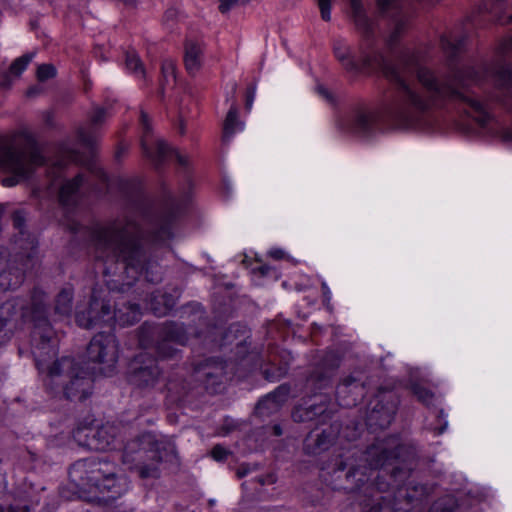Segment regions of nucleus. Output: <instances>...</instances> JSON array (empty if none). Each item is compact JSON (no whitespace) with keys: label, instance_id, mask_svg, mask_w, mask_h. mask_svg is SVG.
I'll return each mask as SVG.
<instances>
[{"label":"nucleus","instance_id":"f257e3e1","mask_svg":"<svg viewBox=\"0 0 512 512\" xmlns=\"http://www.w3.org/2000/svg\"><path fill=\"white\" fill-rule=\"evenodd\" d=\"M377 3L379 10L393 20V30L387 40V46L393 50L407 27L409 16L403 11L401 0H378ZM351 13L362 40L355 51L346 40L336 39L334 55L349 71L381 69L391 84L386 108L389 116L405 125H415L434 109L452 101L466 105L468 113L481 127L488 124L490 114L470 92L473 81L479 80L475 66L453 69L451 75L439 78L431 69L421 66L417 54L408 48L397 53L391 51L393 60L388 61L376 45L374 23L366 15L361 2L351 0Z\"/></svg>","mask_w":512,"mask_h":512},{"label":"nucleus","instance_id":"f03ea898","mask_svg":"<svg viewBox=\"0 0 512 512\" xmlns=\"http://www.w3.org/2000/svg\"><path fill=\"white\" fill-rule=\"evenodd\" d=\"M136 215L146 218L141 207L133 208L106 225L92 231L91 240L97 261L105 276H118L107 281L111 291L125 292L141 275L148 282L161 280L157 266L149 261L147 235Z\"/></svg>","mask_w":512,"mask_h":512},{"label":"nucleus","instance_id":"7ed1b4c3","mask_svg":"<svg viewBox=\"0 0 512 512\" xmlns=\"http://www.w3.org/2000/svg\"><path fill=\"white\" fill-rule=\"evenodd\" d=\"M35 328L32 332L33 355L37 369L45 374L44 384L55 395L71 401H82L92 392V380L86 377L75 360L57 355V338L48 320L46 293L35 291L32 297Z\"/></svg>","mask_w":512,"mask_h":512},{"label":"nucleus","instance_id":"20e7f679","mask_svg":"<svg viewBox=\"0 0 512 512\" xmlns=\"http://www.w3.org/2000/svg\"><path fill=\"white\" fill-rule=\"evenodd\" d=\"M405 450V446L398 444L397 438L390 437L385 440H378L371 445L363 454L365 465L357 463L355 453L350 451L341 454L334 460L333 472L344 471L348 469L346 478L359 477L355 480V486L360 488L367 482V471L382 469L386 473V466L392 465L393 462L401 456Z\"/></svg>","mask_w":512,"mask_h":512},{"label":"nucleus","instance_id":"39448f33","mask_svg":"<svg viewBox=\"0 0 512 512\" xmlns=\"http://www.w3.org/2000/svg\"><path fill=\"white\" fill-rule=\"evenodd\" d=\"M44 163V158L36 143L30 139L12 145L0 146V168L12 175L3 178L4 186H15L28 178L34 169Z\"/></svg>","mask_w":512,"mask_h":512},{"label":"nucleus","instance_id":"423d86ee","mask_svg":"<svg viewBox=\"0 0 512 512\" xmlns=\"http://www.w3.org/2000/svg\"><path fill=\"white\" fill-rule=\"evenodd\" d=\"M141 311L138 304H128L123 307L111 309L109 302L100 300L93 292L86 312H76V322L80 327L89 329L96 325L107 324L111 326L114 322L120 325H132L140 319Z\"/></svg>","mask_w":512,"mask_h":512},{"label":"nucleus","instance_id":"0eeeda50","mask_svg":"<svg viewBox=\"0 0 512 512\" xmlns=\"http://www.w3.org/2000/svg\"><path fill=\"white\" fill-rule=\"evenodd\" d=\"M161 460L159 446L151 434H143L128 442L124 448L123 462L134 463L143 479L159 477L158 464Z\"/></svg>","mask_w":512,"mask_h":512},{"label":"nucleus","instance_id":"6e6552de","mask_svg":"<svg viewBox=\"0 0 512 512\" xmlns=\"http://www.w3.org/2000/svg\"><path fill=\"white\" fill-rule=\"evenodd\" d=\"M27 252L13 250L7 257L6 249H2V264H0V289L3 291L15 290L24 281L25 273L34 268L37 257L34 253V240L28 237L25 240Z\"/></svg>","mask_w":512,"mask_h":512},{"label":"nucleus","instance_id":"1a4fd4ad","mask_svg":"<svg viewBox=\"0 0 512 512\" xmlns=\"http://www.w3.org/2000/svg\"><path fill=\"white\" fill-rule=\"evenodd\" d=\"M114 470L115 465L106 459H81L70 467L69 477L78 488L93 492L103 477L112 475Z\"/></svg>","mask_w":512,"mask_h":512},{"label":"nucleus","instance_id":"9d476101","mask_svg":"<svg viewBox=\"0 0 512 512\" xmlns=\"http://www.w3.org/2000/svg\"><path fill=\"white\" fill-rule=\"evenodd\" d=\"M87 358L97 364L98 372L104 376L113 374L118 361V343L111 333H98L87 347Z\"/></svg>","mask_w":512,"mask_h":512},{"label":"nucleus","instance_id":"9b49d317","mask_svg":"<svg viewBox=\"0 0 512 512\" xmlns=\"http://www.w3.org/2000/svg\"><path fill=\"white\" fill-rule=\"evenodd\" d=\"M140 121L143 130L141 139L142 150L157 168L172 156L176 157L177 162L181 166L185 167L188 165L189 160L187 156L174 152L162 139L153 136L148 115L145 112H141Z\"/></svg>","mask_w":512,"mask_h":512},{"label":"nucleus","instance_id":"f8f14e48","mask_svg":"<svg viewBox=\"0 0 512 512\" xmlns=\"http://www.w3.org/2000/svg\"><path fill=\"white\" fill-rule=\"evenodd\" d=\"M478 72V81H473L472 85H479L488 78H492L501 95L497 96V101L501 102L512 112V71L502 62L493 64H483L476 67Z\"/></svg>","mask_w":512,"mask_h":512},{"label":"nucleus","instance_id":"ddd939ff","mask_svg":"<svg viewBox=\"0 0 512 512\" xmlns=\"http://www.w3.org/2000/svg\"><path fill=\"white\" fill-rule=\"evenodd\" d=\"M160 375L157 361L147 353H140L129 365L128 381L139 389H152L158 383Z\"/></svg>","mask_w":512,"mask_h":512},{"label":"nucleus","instance_id":"4468645a","mask_svg":"<svg viewBox=\"0 0 512 512\" xmlns=\"http://www.w3.org/2000/svg\"><path fill=\"white\" fill-rule=\"evenodd\" d=\"M399 401L392 391L380 389L376 396V403L369 410L367 424L370 427L387 428L396 413Z\"/></svg>","mask_w":512,"mask_h":512},{"label":"nucleus","instance_id":"2eb2a0df","mask_svg":"<svg viewBox=\"0 0 512 512\" xmlns=\"http://www.w3.org/2000/svg\"><path fill=\"white\" fill-rule=\"evenodd\" d=\"M187 340V332L182 324L167 323L158 331L157 354L163 359L172 358L178 352L177 346L185 345Z\"/></svg>","mask_w":512,"mask_h":512},{"label":"nucleus","instance_id":"dca6fc26","mask_svg":"<svg viewBox=\"0 0 512 512\" xmlns=\"http://www.w3.org/2000/svg\"><path fill=\"white\" fill-rule=\"evenodd\" d=\"M35 291H39L41 293H45L43 290L39 288H34L30 295V301L27 303L25 299L22 297H13L5 301L0 305V342L2 341V330L11 321L19 312L21 313V317L24 319H29L35 324V319L33 318V305H32V297Z\"/></svg>","mask_w":512,"mask_h":512},{"label":"nucleus","instance_id":"f3484780","mask_svg":"<svg viewBox=\"0 0 512 512\" xmlns=\"http://www.w3.org/2000/svg\"><path fill=\"white\" fill-rule=\"evenodd\" d=\"M365 395V382L361 373L344 378L336 390L339 405L345 408L356 406Z\"/></svg>","mask_w":512,"mask_h":512},{"label":"nucleus","instance_id":"a211bd4d","mask_svg":"<svg viewBox=\"0 0 512 512\" xmlns=\"http://www.w3.org/2000/svg\"><path fill=\"white\" fill-rule=\"evenodd\" d=\"M116 434V427L107 423L99 427H94L93 435L89 439H87L85 435H82L81 431L77 432L75 434V441L79 446L91 450L104 451L112 446Z\"/></svg>","mask_w":512,"mask_h":512},{"label":"nucleus","instance_id":"6ab92c4d","mask_svg":"<svg viewBox=\"0 0 512 512\" xmlns=\"http://www.w3.org/2000/svg\"><path fill=\"white\" fill-rule=\"evenodd\" d=\"M340 365V357L336 352L330 351L323 357L321 363L307 378V385L311 389H323L330 383L334 371Z\"/></svg>","mask_w":512,"mask_h":512},{"label":"nucleus","instance_id":"aec40b11","mask_svg":"<svg viewBox=\"0 0 512 512\" xmlns=\"http://www.w3.org/2000/svg\"><path fill=\"white\" fill-rule=\"evenodd\" d=\"M225 373V367L222 362L206 360L199 363L194 369V377L197 381L203 383L207 390L216 392L222 383Z\"/></svg>","mask_w":512,"mask_h":512},{"label":"nucleus","instance_id":"412c9836","mask_svg":"<svg viewBox=\"0 0 512 512\" xmlns=\"http://www.w3.org/2000/svg\"><path fill=\"white\" fill-rule=\"evenodd\" d=\"M339 433L337 425H331L321 432H311L304 441V450L307 454L317 455L330 448Z\"/></svg>","mask_w":512,"mask_h":512},{"label":"nucleus","instance_id":"4be33fe9","mask_svg":"<svg viewBox=\"0 0 512 512\" xmlns=\"http://www.w3.org/2000/svg\"><path fill=\"white\" fill-rule=\"evenodd\" d=\"M107 118L106 110L103 108H96L94 112L91 115L90 122H91V129L87 130L85 128H81L78 131V137L80 142L85 145L86 147H93L94 144L97 141L98 135L96 133L95 128L105 122Z\"/></svg>","mask_w":512,"mask_h":512},{"label":"nucleus","instance_id":"5701e85b","mask_svg":"<svg viewBox=\"0 0 512 512\" xmlns=\"http://www.w3.org/2000/svg\"><path fill=\"white\" fill-rule=\"evenodd\" d=\"M377 115L370 111H358L351 123V130L361 136H370L376 128Z\"/></svg>","mask_w":512,"mask_h":512},{"label":"nucleus","instance_id":"b1692460","mask_svg":"<svg viewBox=\"0 0 512 512\" xmlns=\"http://www.w3.org/2000/svg\"><path fill=\"white\" fill-rule=\"evenodd\" d=\"M83 182L84 178L82 174H78L73 179L63 182L59 190L60 202L66 206L75 204Z\"/></svg>","mask_w":512,"mask_h":512},{"label":"nucleus","instance_id":"393cba45","mask_svg":"<svg viewBox=\"0 0 512 512\" xmlns=\"http://www.w3.org/2000/svg\"><path fill=\"white\" fill-rule=\"evenodd\" d=\"M184 64L187 72L196 74L202 65V47L194 41H187L185 44Z\"/></svg>","mask_w":512,"mask_h":512},{"label":"nucleus","instance_id":"a878e982","mask_svg":"<svg viewBox=\"0 0 512 512\" xmlns=\"http://www.w3.org/2000/svg\"><path fill=\"white\" fill-rule=\"evenodd\" d=\"M12 221L14 228L18 231V237L15 239L13 244V250H22L24 252H27V245L25 243V240L30 237L34 240V253L37 255L36 247L37 242L33 235L26 233L24 231V222H25V214L21 210H17L12 214Z\"/></svg>","mask_w":512,"mask_h":512},{"label":"nucleus","instance_id":"bb28decb","mask_svg":"<svg viewBox=\"0 0 512 512\" xmlns=\"http://www.w3.org/2000/svg\"><path fill=\"white\" fill-rule=\"evenodd\" d=\"M176 299L172 294L157 291L151 295L148 305L155 315L163 316L175 306Z\"/></svg>","mask_w":512,"mask_h":512},{"label":"nucleus","instance_id":"cd10ccee","mask_svg":"<svg viewBox=\"0 0 512 512\" xmlns=\"http://www.w3.org/2000/svg\"><path fill=\"white\" fill-rule=\"evenodd\" d=\"M126 481L124 479L116 478V469L112 475L104 476L100 481L99 487H96L94 491L99 493H110L112 498L120 496L126 489Z\"/></svg>","mask_w":512,"mask_h":512},{"label":"nucleus","instance_id":"c85d7f7f","mask_svg":"<svg viewBox=\"0 0 512 512\" xmlns=\"http://www.w3.org/2000/svg\"><path fill=\"white\" fill-rule=\"evenodd\" d=\"M73 289L71 287L62 288L54 300V314L59 318L67 317L72 312Z\"/></svg>","mask_w":512,"mask_h":512},{"label":"nucleus","instance_id":"c756f323","mask_svg":"<svg viewBox=\"0 0 512 512\" xmlns=\"http://www.w3.org/2000/svg\"><path fill=\"white\" fill-rule=\"evenodd\" d=\"M290 393V388L287 385L279 386L275 391L268 394L262 400L259 401V411H263V408L267 404L272 405L273 410H279L282 404L287 400Z\"/></svg>","mask_w":512,"mask_h":512},{"label":"nucleus","instance_id":"7c9ffc66","mask_svg":"<svg viewBox=\"0 0 512 512\" xmlns=\"http://www.w3.org/2000/svg\"><path fill=\"white\" fill-rule=\"evenodd\" d=\"M334 411V406L328 395L320 394L315 398L314 414L316 419H320V422L324 423L327 419L331 418Z\"/></svg>","mask_w":512,"mask_h":512},{"label":"nucleus","instance_id":"2f4dec72","mask_svg":"<svg viewBox=\"0 0 512 512\" xmlns=\"http://www.w3.org/2000/svg\"><path fill=\"white\" fill-rule=\"evenodd\" d=\"M238 110L235 105L229 109L223 127V141L228 142L233 137L237 128L241 129L242 124L237 120Z\"/></svg>","mask_w":512,"mask_h":512},{"label":"nucleus","instance_id":"473e14b6","mask_svg":"<svg viewBox=\"0 0 512 512\" xmlns=\"http://www.w3.org/2000/svg\"><path fill=\"white\" fill-rule=\"evenodd\" d=\"M441 47L451 60L460 53L464 39L443 35L440 39Z\"/></svg>","mask_w":512,"mask_h":512},{"label":"nucleus","instance_id":"72a5a7b5","mask_svg":"<svg viewBox=\"0 0 512 512\" xmlns=\"http://www.w3.org/2000/svg\"><path fill=\"white\" fill-rule=\"evenodd\" d=\"M125 65L135 76L140 78L145 77L143 63L135 51L131 50L126 52Z\"/></svg>","mask_w":512,"mask_h":512},{"label":"nucleus","instance_id":"f704fd0d","mask_svg":"<svg viewBox=\"0 0 512 512\" xmlns=\"http://www.w3.org/2000/svg\"><path fill=\"white\" fill-rule=\"evenodd\" d=\"M314 410L315 400L310 404L297 406L292 412V418L295 422H306L316 420Z\"/></svg>","mask_w":512,"mask_h":512},{"label":"nucleus","instance_id":"c9c22d12","mask_svg":"<svg viewBox=\"0 0 512 512\" xmlns=\"http://www.w3.org/2000/svg\"><path fill=\"white\" fill-rule=\"evenodd\" d=\"M78 160V154L74 150H69L65 153V155L61 156L53 163V167L51 168L50 174L54 177H60V174L64 167L68 165L70 162H76Z\"/></svg>","mask_w":512,"mask_h":512},{"label":"nucleus","instance_id":"e433bc0d","mask_svg":"<svg viewBox=\"0 0 512 512\" xmlns=\"http://www.w3.org/2000/svg\"><path fill=\"white\" fill-rule=\"evenodd\" d=\"M173 236L171 223L169 220H161L158 224V227L155 229L153 234L151 235V239L155 242H164L166 240L171 239Z\"/></svg>","mask_w":512,"mask_h":512},{"label":"nucleus","instance_id":"4c0bfd02","mask_svg":"<svg viewBox=\"0 0 512 512\" xmlns=\"http://www.w3.org/2000/svg\"><path fill=\"white\" fill-rule=\"evenodd\" d=\"M35 56V52L24 54L23 56L15 59L10 65V73L15 77H19L21 73L26 69L28 64L32 61Z\"/></svg>","mask_w":512,"mask_h":512},{"label":"nucleus","instance_id":"58836bf2","mask_svg":"<svg viewBox=\"0 0 512 512\" xmlns=\"http://www.w3.org/2000/svg\"><path fill=\"white\" fill-rule=\"evenodd\" d=\"M456 509V502L454 498L448 496L436 501L429 512H454Z\"/></svg>","mask_w":512,"mask_h":512},{"label":"nucleus","instance_id":"ea45409f","mask_svg":"<svg viewBox=\"0 0 512 512\" xmlns=\"http://www.w3.org/2000/svg\"><path fill=\"white\" fill-rule=\"evenodd\" d=\"M410 470V467L394 465L390 473V478L393 481L392 485L400 486L409 477Z\"/></svg>","mask_w":512,"mask_h":512},{"label":"nucleus","instance_id":"a19ab883","mask_svg":"<svg viewBox=\"0 0 512 512\" xmlns=\"http://www.w3.org/2000/svg\"><path fill=\"white\" fill-rule=\"evenodd\" d=\"M413 394L417 397V399L425 405H429L433 400V393L428 389L422 387L419 384H414L411 387Z\"/></svg>","mask_w":512,"mask_h":512},{"label":"nucleus","instance_id":"79ce46f5","mask_svg":"<svg viewBox=\"0 0 512 512\" xmlns=\"http://www.w3.org/2000/svg\"><path fill=\"white\" fill-rule=\"evenodd\" d=\"M503 0H492L489 2L484 3V9L492 14L497 18V21L501 24H506L512 21V15H509L506 19L503 18V16L498 11V5Z\"/></svg>","mask_w":512,"mask_h":512},{"label":"nucleus","instance_id":"37998d69","mask_svg":"<svg viewBox=\"0 0 512 512\" xmlns=\"http://www.w3.org/2000/svg\"><path fill=\"white\" fill-rule=\"evenodd\" d=\"M89 170H90V173L94 176V178L96 180H98L103 185V187H100V186L96 187V189L99 192H102L104 190V187H108L107 175L100 167L96 166L95 164L91 165L89 167Z\"/></svg>","mask_w":512,"mask_h":512},{"label":"nucleus","instance_id":"c03bdc74","mask_svg":"<svg viewBox=\"0 0 512 512\" xmlns=\"http://www.w3.org/2000/svg\"><path fill=\"white\" fill-rule=\"evenodd\" d=\"M56 74V69L51 64H42L37 69V78L39 81H45L52 77H54Z\"/></svg>","mask_w":512,"mask_h":512},{"label":"nucleus","instance_id":"a18cd8bd","mask_svg":"<svg viewBox=\"0 0 512 512\" xmlns=\"http://www.w3.org/2000/svg\"><path fill=\"white\" fill-rule=\"evenodd\" d=\"M167 390L171 396H174L176 400H180L187 393V388L182 386L181 389L178 388V384L174 380H170L167 383Z\"/></svg>","mask_w":512,"mask_h":512},{"label":"nucleus","instance_id":"49530a36","mask_svg":"<svg viewBox=\"0 0 512 512\" xmlns=\"http://www.w3.org/2000/svg\"><path fill=\"white\" fill-rule=\"evenodd\" d=\"M161 71L163 78L168 81L169 77L174 78L175 74V63L171 59H166L162 62Z\"/></svg>","mask_w":512,"mask_h":512},{"label":"nucleus","instance_id":"de8ad7c7","mask_svg":"<svg viewBox=\"0 0 512 512\" xmlns=\"http://www.w3.org/2000/svg\"><path fill=\"white\" fill-rule=\"evenodd\" d=\"M331 1L332 0H318L321 18L324 21H330L331 19Z\"/></svg>","mask_w":512,"mask_h":512},{"label":"nucleus","instance_id":"09e8293b","mask_svg":"<svg viewBox=\"0 0 512 512\" xmlns=\"http://www.w3.org/2000/svg\"><path fill=\"white\" fill-rule=\"evenodd\" d=\"M227 454H228V451L223 446H221V445H216L211 450V456L216 461L224 460L226 458Z\"/></svg>","mask_w":512,"mask_h":512},{"label":"nucleus","instance_id":"8fccbe9b","mask_svg":"<svg viewBox=\"0 0 512 512\" xmlns=\"http://www.w3.org/2000/svg\"><path fill=\"white\" fill-rule=\"evenodd\" d=\"M81 431L82 435H85L87 439L91 438L94 432V427L91 424H80L77 426V428L73 431V439L75 440V434L77 432Z\"/></svg>","mask_w":512,"mask_h":512},{"label":"nucleus","instance_id":"3c124183","mask_svg":"<svg viewBox=\"0 0 512 512\" xmlns=\"http://www.w3.org/2000/svg\"><path fill=\"white\" fill-rule=\"evenodd\" d=\"M13 78H15L10 71L9 72H3L0 74V86L4 88H8L11 86L13 82Z\"/></svg>","mask_w":512,"mask_h":512},{"label":"nucleus","instance_id":"603ef678","mask_svg":"<svg viewBox=\"0 0 512 512\" xmlns=\"http://www.w3.org/2000/svg\"><path fill=\"white\" fill-rule=\"evenodd\" d=\"M286 372H287V368L286 367H279L277 369V373L276 374L271 373L269 370H266L264 373H265V377L268 380L274 381V380L282 377L283 375H285Z\"/></svg>","mask_w":512,"mask_h":512},{"label":"nucleus","instance_id":"864d4df0","mask_svg":"<svg viewBox=\"0 0 512 512\" xmlns=\"http://www.w3.org/2000/svg\"><path fill=\"white\" fill-rule=\"evenodd\" d=\"M278 410H273L272 409V405L271 404H267L264 408H263V411H259V403L257 404L256 408H255V412L258 416L262 417V418H265V417H268L270 416L271 414L277 412Z\"/></svg>","mask_w":512,"mask_h":512},{"label":"nucleus","instance_id":"5fc2aeb1","mask_svg":"<svg viewBox=\"0 0 512 512\" xmlns=\"http://www.w3.org/2000/svg\"><path fill=\"white\" fill-rule=\"evenodd\" d=\"M255 93H256V87L254 85H251L247 89V97H246V109L247 110H250L251 107H252V104H253V101H254V97H255Z\"/></svg>","mask_w":512,"mask_h":512},{"label":"nucleus","instance_id":"6e6d98bb","mask_svg":"<svg viewBox=\"0 0 512 512\" xmlns=\"http://www.w3.org/2000/svg\"><path fill=\"white\" fill-rule=\"evenodd\" d=\"M218 2H219V10L222 13H226L230 10V8L236 2V0H218Z\"/></svg>","mask_w":512,"mask_h":512},{"label":"nucleus","instance_id":"4d7b16f0","mask_svg":"<svg viewBox=\"0 0 512 512\" xmlns=\"http://www.w3.org/2000/svg\"><path fill=\"white\" fill-rule=\"evenodd\" d=\"M317 91L318 93L323 97L325 98L327 101L331 102L332 101V95L330 94V92L323 86H318L317 87Z\"/></svg>","mask_w":512,"mask_h":512},{"label":"nucleus","instance_id":"13d9d810","mask_svg":"<svg viewBox=\"0 0 512 512\" xmlns=\"http://www.w3.org/2000/svg\"><path fill=\"white\" fill-rule=\"evenodd\" d=\"M249 471H250V469L247 465H241L237 469V472H236L237 477L242 478V477L246 476L249 473Z\"/></svg>","mask_w":512,"mask_h":512},{"label":"nucleus","instance_id":"bf43d9fd","mask_svg":"<svg viewBox=\"0 0 512 512\" xmlns=\"http://www.w3.org/2000/svg\"><path fill=\"white\" fill-rule=\"evenodd\" d=\"M374 485L377 487V489L379 491H386L388 489V487L391 485L390 483H384V482H381L379 481V475L377 476L376 478V482L374 483Z\"/></svg>","mask_w":512,"mask_h":512},{"label":"nucleus","instance_id":"052dcab7","mask_svg":"<svg viewBox=\"0 0 512 512\" xmlns=\"http://www.w3.org/2000/svg\"><path fill=\"white\" fill-rule=\"evenodd\" d=\"M283 251L281 250H273L270 252V255L275 259H281L283 257Z\"/></svg>","mask_w":512,"mask_h":512},{"label":"nucleus","instance_id":"680f3d73","mask_svg":"<svg viewBox=\"0 0 512 512\" xmlns=\"http://www.w3.org/2000/svg\"><path fill=\"white\" fill-rule=\"evenodd\" d=\"M504 139L510 143H512V128L511 129H507L505 132H504V135H503Z\"/></svg>","mask_w":512,"mask_h":512},{"label":"nucleus","instance_id":"e2e57ef3","mask_svg":"<svg viewBox=\"0 0 512 512\" xmlns=\"http://www.w3.org/2000/svg\"><path fill=\"white\" fill-rule=\"evenodd\" d=\"M39 92H40V88H38V87H31V88L28 89L27 95L28 96H34V95H37Z\"/></svg>","mask_w":512,"mask_h":512},{"label":"nucleus","instance_id":"0e129e2a","mask_svg":"<svg viewBox=\"0 0 512 512\" xmlns=\"http://www.w3.org/2000/svg\"><path fill=\"white\" fill-rule=\"evenodd\" d=\"M273 432H274V435L281 436L282 435V429H281L280 425H274L273 426Z\"/></svg>","mask_w":512,"mask_h":512},{"label":"nucleus","instance_id":"69168bd1","mask_svg":"<svg viewBox=\"0 0 512 512\" xmlns=\"http://www.w3.org/2000/svg\"><path fill=\"white\" fill-rule=\"evenodd\" d=\"M322 290H323V294H324L326 297H328V295H329L330 291H329L328 286H327L325 283H323V284H322Z\"/></svg>","mask_w":512,"mask_h":512},{"label":"nucleus","instance_id":"338daca9","mask_svg":"<svg viewBox=\"0 0 512 512\" xmlns=\"http://www.w3.org/2000/svg\"><path fill=\"white\" fill-rule=\"evenodd\" d=\"M446 426H447V422H445L443 424V426H441L438 431H437V434H442L444 432V430L446 429Z\"/></svg>","mask_w":512,"mask_h":512},{"label":"nucleus","instance_id":"774afa93","mask_svg":"<svg viewBox=\"0 0 512 512\" xmlns=\"http://www.w3.org/2000/svg\"><path fill=\"white\" fill-rule=\"evenodd\" d=\"M179 132L181 134H184V132H185L184 123L182 121L179 124Z\"/></svg>","mask_w":512,"mask_h":512}]
</instances>
